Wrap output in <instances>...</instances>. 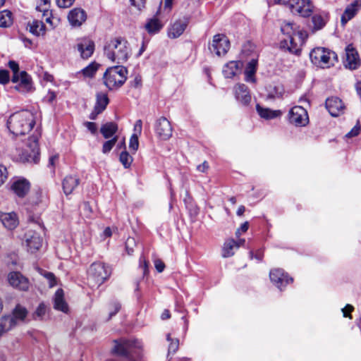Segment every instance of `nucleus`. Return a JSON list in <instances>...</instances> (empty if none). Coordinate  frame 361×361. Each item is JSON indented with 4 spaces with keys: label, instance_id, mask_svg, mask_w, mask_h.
<instances>
[{
    "label": "nucleus",
    "instance_id": "f257e3e1",
    "mask_svg": "<svg viewBox=\"0 0 361 361\" xmlns=\"http://www.w3.org/2000/svg\"><path fill=\"white\" fill-rule=\"evenodd\" d=\"M35 124L34 114L27 110H22L11 114L7 121L9 131L15 136L29 133Z\"/></svg>",
    "mask_w": 361,
    "mask_h": 361
},
{
    "label": "nucleus",
    "instance_id": "f03ea898",
    "mask_svg": "<svg viewBox=\"0 0 361 361\" xmlns=\"http://www.w3.org/2000/svg\"><path fill=\"white\" fill-rule=\"evenodd\" d=\"M104 54L111 61L118 64L123 63L127 61L130 56V49L126 39L117 37L106 43Z\"/></svg>",
    "mask_w": 361,
    "mask_h": 361
},
{
    "label": "nucleus",
    "instance_id": "7ed1b4c3",
    "mask_svg": "<svg viewBox=\"0 0 361 361\" xmlns=\"http://www.w3.org/2000/svg\"><path fill=\"white\" fill-rule=\"evenodd\" d=\"M127 74L128 70L123 66L110 67L104 73V83L109 90L118 89L127 80Z\"/></svg>",
    "mask_w": 361,
    "mask_h": 361
},
{
    "label": "nucleus",
    "instance_id": "20e7f679",
    "mask_svg": "<svg viewBox=\"0 0 361 361\" xmlns=\"http://www.w3.org/2000/svg\"><path fill=\"white\" fill-rule=\"evenodd\" d=\"M312 63L318 67L325 68L334 66L338 61L337 54L324 47H316L310 54Z\"/></svg>",
    "mask_w": 361,
    "mask_h": 361
},
{
    "label": "nucleus",
    "instance_id": "39448f33",
    "mask_svg": "<svg viewBox=\"0 0 361 361\" xmlns=\"http://www.w3.org/2000/svg\"><path fill=\"white\" fill-rule=\"evenodd\" d=\"M111 275V268L101 262L92 263L88 271V283L92 287L99 286Z\"/></svg>",
    "mask_w": 361,
    "mask_h": 361
},
{
    "label": "nucleus",
    "instance_id": "423d86ee",
    "mask_svg": "<svg viewBox=\"0 0 361 361\" xmlns=\"http://www.w3.org/2000/svg\"><path fill=\"white\" fill-rule=\"evenodd\" d=\"M114 346L112 353L116 355L125 356L129 358V361H137L131 358L133 353H136V350L141 347L140 342L127 339L114 340Z\"/></svg>",
    "mask_w": 361,
    "mask_h": 361
},
{
    "label": "nucleus",
    "instance_id": "0eeeda50",
    "mask_svg": "<svg viewBox=\"0 0 361 361\" xmlns=\"http://www.w3.org/2000/svg\"><path fill=\"white\" fill-rule=\"evenodd\" d=\"M19 159L24 163L37 164L39 161V149L38 136L29 137L27 148L19 154Z\"/></svg>",
    "mask_w": 361,
    "mask_h": 361
},
{
    "label": "nucleus",
    "instance_id": "6e6552de",
    "mask_svg": "<svg viewBox=\"0 0 361 361\" xmlns=\"http://www.w3.org/2000/svg\"><path fill=\"white\" fill-rule=\"evenodd\" d=\"M287 3L293 14L307 18L313 13L314 5L310 0H288Z\"/></svg>",
    "mask_w": 361,
    "mask_h": 361
},
{
    "label": "nucleus",
    "instance_id": "1a4fd4ad",
    "mask_svg": "<svg viewBox=\"0 0 361 361\" xmlns=\"http://www.w3.org/2000/svg\"><path fill=\"white\" fill-rule=\"evenodd\" d=\"M288 121L295 126H305L309 123L307 110L300 106H293L289 111Z\"/></svg>",
    "mask_w": 361,
    "mask_h": 361
},
{
    "label": "nucleus",
    "instance_id": "9d476101",
    "mask_svg": "<svg viewBox=\"0 0 361 361\" xmlns=\"http://www.w3.org/2000/svg\"><path fill=\"white\" fill-rule=\"evenodd\" d=\"M229 47L230 42L227 37L224 35L217 34L214 36L209 49L211 52H214L217 56H221L227 53Z\"/></svg>",
    "mask_w": 361,
    "mask_h": 361
},
{
    "label": "nucleus",
    "instance_id": "9b49d317",
    "mask_svg": "<svg viewBox=\"0 0 361 361\" xmlns=\"http://www.w3.org/2000/svg\"><path fill=\"white\" fill-rule=\"evenodd\" d=\"M345 68L350 70H355L360 66V59L357 50L352 44L345 47V60L344 61Z\"/></svg>",
    "mask_w": 361,
    "mask_h": 361
},
{
    "label": "nucleus",
    "instance_id": "f8f14e48",
    "mask_svg": "<svg viewBox=\"0 0 361 361\" xmlns=\"http://www.w3.org/2000/svg\"><path fill=\"white\" fill-rule=\"evenodd\" d=\"M11 286L20 290H27L30 286L29 280L19 271H12L8 276Z\"/></svg>",
    "mask_w": 361,
    "mask_h": 361
},
{
    "label": "nucleus",
    "instance_id": "ddd939ff",
    "mask_svg": "<svg viewBox=\"0 0 361 361\" xmlns=\"http://www.w3.org/2000/svg\"><path fill=\"white\" fill-rule=\"evenodd\" d=\"M155 130L158 136L164 140L169 139L172 135L171 125L165 117H161L157 121Z\"/></svg>",
    "mask_w": 361,
    "mask_h": 361
},
{
    "label": "nucleus",
    "instance_id": "4468645a",
    "mask_svg": "<svg viewBox=\"0 0 361 361\" xmlns=\"http://www.w3.org/2000/svg\"><path fill=\"white\" fill-rule=\"evenodd\" d=\"M25 245L28 252L34 253L41 247L42 238L37 233L29 231L25 235Z\"/></svg>",
    "mask_w": 361,
    "mask_h": 361
},
{
    "label": "nucleus",
    "instance_id": "2eb2a0df",
    "mask_svg": "<svg viewBox=\"0 0 361 361\" xmlns=\"http://www.w3.org/2000/svg\"><path fill=\"white\" fill-rule=\"evenodd\" d=\"M15 83L17 84L15 89L18 92L27 93L33 90L32 78L25 71H20L18 75V80Z\"/></svg>",
    "mask_w": 361,
    "mask_h": 361
},
{
    "label": "nucleus",
    "instance_id": "dca6fc26",
    "mask_svg": "<svg viewBox=\"0 0 361 361\" xmlns=\"http://www.w3.org/2000/svg\"><path fill=\"white\" fill-rule=\"evenodd\" d=\"M30 183L23 178L14 180L11 185V190L18 197H24L30 191Z\"/></svg>",
    "mask_w": 361,
    "mask_h": 361
},
{
    "label": "nucleus",
    "instance_id": "f3484780",
    "mask_svg": "<svg viewBox=\"0 0 361 361\" xmlns=\"http://www.w3.org/2000/svg\"><path fill=\"white\" fill-rule=\"evenodd\" d=\"M269 277L271 281L281 290L282 286H285L293 281V278H289L284 274L283 271L280 269L271 270L269 274Z\"/></svg>",
    "mask_w": 361,
    "mask_h": 361
},
{
    "label": "nucleus",
    "instance_id": "a211bd4d",
    "mask_svg": "<svg viewBox=\"0 0 361 361\" xmlns=\"http://www.w3.org/2000/svg\"><path fill=\"white\" fill-rule=\"evenodd\" d=\"M68 19L73 27H80L87 20V13L81 8H75L69 11Z\"/></svg>",
    "mask_w": 361,
    "mask_h": 361
},
{
    "label": "nucleus",
    "instance_id": "6ab92c4d",
    "mask_svg": "<svg viewBox=\"0 0 361 361\" xmlns=\"http://www.w3.org/2000/svg\"><path fill=\"white\" fill-rule=\"evenodd\" d=\"M326 108L332 116H338L343 113L344 104L338 97H331L326 100Z\"/></svg>",
    "mask_w": 361,
    "mask_h": 361
},
{
    "label": "nucleus",
    "instance_id": "aec40b11",
    "mask_svg": "<svg viewBox=\"0 0 361 361\" xmlns=\"http://www.w3.org/2000/svg\"><path fill=\"white\" fill-rule=\"evenodd\" d=\"M253 58L247 63L245 70V80L247 82L255 83V73L257 70L258 55L255 53Z\"/></svg>",
    "mask_w": 361,
    "mask_h": 361
},
{
    "label": "nucleus",
    "instance_id": "412c9836",
    "mask_svg": "<svg viewBox=\"0 0 361 361\" xmlns=\"http://www.w3.org/2000/svg\"><path fill=\"white\" fill-rule=\"evenodd\" d=\"M188 23L185 19L175 21L168 29L169 37L176 39L180 37L186 29Z\"/></svg>",
    "mask_w": 361,
    "mask_h": 361
},
{
    "label": "nucleus",
    "instance_id": "4be33fe9",
    "mask_svg": "<svg viewBox=\"0 0 361 361\" xmlns=\"http://www.w3.org/2000/svg\"><path fill=\"white\" fill-rule=\"evenodd\" d=\"M361 8V0H355L352 4L348 5L342 16H341V24L345 25L350 20H351L357 13Z\"/></svg>",
    "mask_w": 361,
    "mask_h": 361
},
{
    "label": "nucleus",
    "instance_id": "5701e85b",
    "mask_svg": "<svg viewBox=\"0 0 361 361\" xmlns=\"http://www.w3.org/2000/svg\"><path fill=\"white\" fill-rule=\"evenodd\" d=\"M280 48L295 55H300L301 52V44L293 35L288 37V39L282 40L280 43Z\"/></svg>",
    "mask_w": 361,
    "mask_h": 361
},
{
    "label": "nucleus",
    "instance_id": "b1692460",
    "mask_svg": "<svg viewBox=\"0 0 361 361\" xmlns=\"http://www.w3.org/2000/svg\"><path fill=\"white\" fill-rule=\"evenodd\" d=\"M0 221L8 230L15 229L18 224V218L15 212H0Z\"/></svg>",
    "mask_w": 361,
    "mask_h": 361
},
{
    "label": "nucleus",
    "instance_id": "393cba45",
    "mask_svg": "<svg viewBox=\"0 0 361 361\" xmlns=\"http://www.w3.org/2000/svg\"><path fill=\"white\" fill-rule=\"evenodd\" d=\"M236 99L243 105H247L251 101V95L248 87L244 84H238L235 87Z\"/></svg>",
    "mask_w": 361,
    "mask_h": 361
},
{
    "label": "nucleus",
    "instance_id": "a878e982",
    "mask_svg": "<svg viewBox=\"0 0 361 361\" xmlns=\"http://www.w3.org/2000/svg\"><path fill=\"white\" fill-rule=\"evenodd\" d=\"M80 183V179L73 176H67L62 182L63 192L66 195L71 194Z\"/></svg>",
    "mask_w": 361,
    "mask_h": 361
},
{
    "label": "nucleus",
    "instance_id": "bb28decb",
    "mask_svg": "<svg viewBox=\"0 0 361 361\" xmlns=\"http://www.w3.org/2000/svg\"><path fill=\"white\" fill-rule=\"evenodd\" d=\"M77 48L82 58L88 59L94 52V44L91 40L85 39L78 44Z\"/></svg>",
    "mask_w": 361,
    "mask_h": 361
},
{
    "label": "nucleus",
    "instance_id": "cd10ccee",
    "mask_svg": "<svg viewBox=\"0 0 361 361\" xmlns=\"http://www.w3.org/2000/svg\"><path fill=\"white\" fill-rule=\"evenodd\" d=\"M242 66L240 61H231L224 66L223 74L227 78H232L240 72Z\"/></svg>",
    "mask_w": 361,
    "mask_h": 361
},
{
    "label": "nucleus",
    "instance_id": "c85d7f7f",
    "mask_svg": "<svg viewBox=\"0 0 361 361\" xmlns=\"http://www.w3.org/2000/svg\"><path fill=\"white\" fill-rule=\"evenodd\" d=\"M329 13L324 11L314 14L312 17L313 30L314 31L322 30L329 21Z\"/></svg>",
    "mask_w": 361,
    "mask_h": 361
},
{
    "label": "nucleus",
    "instance_id": "c756f323",
    "mask_svg": "<svg viewBox=\"0 0 361 361\" xmlns=\"http://www.w3.org/2000/svg\"><path fill=\"white\" fill-rule=\"evenodd\" d=\"M256 110L260 117L265 119H273L281 115L279 110H271L269 108H264L259 104L256 105Z\"/></svg>",
    "mask_w": 361,
    "mask_h": 361
},
{
    "label": "nucleus",
    "instance_id": "7c9ffc66",
    "mask_svg": "<svg viewBox=\"0 0 361 361\" xmlns=\"http://www.w3.org/2000/svg\"><path fill=\"white\" fill-rule=\"evenodd\" d=\"M118 130V125L114 122H108L103 124L100 128V133L106 139L114 137Z\"/></svg>",
    "mask_w": 361,
    "mask_h": 361
},
{
    "label": "nucleus",
    "instance_id": "2f4dec72",
    "mask_svg": "<svg viewBox=\"0 0 361 361\" xmlns=\"http://www.w3.org/2000/svg\"><path fill=\"white\" fill-rule=\"evenodd\" d=\"M54 308L63 312L68 311V305L63 299V291L62 289H58L55 293Z\"/></svg>",
    "mask_w": 361,
    "mask_h": 361
},
{
    "label": "nucleus",
    "instance_id": "473e14b6",
    "mask_svg": "<svg viewBox=\"0 0 361 361\" xmlns=\"http://www.w3.org/2000/svg\"><path fill=\"white\" fill-rule=\"evenodd\" d=\"M235 250H237V245L235 240L228 239L226 240L222 249L223 257H230L233 256Z\"/></svg>",
    "mask_w": 361,
    "mask_h": 361
},
{
    "label": "nucleus",
    "instance_id": "72a5a7b5",
    "mask_svg": "<svg viewBox=\"0 0 361 361\" xmlns=\"http://www.w3.org/2000/svg\"><path fill=\"white\" fill-rule=\"evenodd\" d=\"M30 32L36 36L44 35L46 31V26L43 22L35 20L29 24Z\"/></svg>",
    "mask_w": 361,
    "mask_h": 361
},
{
    "label": "nucleus",
    "instance_id": "f704fd0d",
    "mask_svg": "<svg viewBox=\"0 0 361 361\" xmlns=\"http://www.w3.org/2000/svg\"><path fill=\"white\" fill-rule=\"evenodd\" d=\"M15 326L13 318L10 316H4L0 319V336Z\"/></svg>",
    "mask_w": 361,
    "mask_h": 361
},
{
    "label": "nucleus",
    "instance_id": "c9c22d12",
    "mask_svg": "<svg viewBox=\"0 0 361 361\" xmlns=\"http://www.w3.org/2000/svg\"><path fill=\"white\" fill-rule=\"evenodd\" d=\"M109 102V100L106 94L102 92L97 93L94 107L103 112L106 109Z\"/></svg>",
    "mask_w": 361,
    "mask_h": 361
},
{
    "label": "nucleus",
    "instance_id": "e433bc0d",
    "mask_svg": "<svg viewBox=\"0 0 361 361\" xmlns=\"http://www.w3.org/2000/svg\"><path fill=\"white\" fill-rule=\"evenodd\" d=\"M163 27V25L157 18L150 19L145 25V28L149 34L158 32Z\"/></svg>",
    "mask_w": 361,
    "mask_h": 361
},
{
    "label": "nucleus",
    "instance_id": "4c0bfd02",
    "mask_svg": "<svg viewBox=\"0 0 361 361\" xmlns=\"http://www.w3.org/2000/svg\"><path fill=\"white\" fill-rule=\"evenodd\" d=\"M27 314V311L25 307L20 305H17L13 310V315L9 316L13 318L16 326L17 324V321H23L24 319L26 317Z\"/></svg>",
    "mask_w": 361,
    "mask_h": 361
},
{
    "label": "nucleus",
    "instance_id": "58836bf2",
    "mask_svg": "<svg viewBox=\"0 0 361 361\" xmlns=\"http://www.w3.org/2000/svg\"><path fill=\"white\" fill-rule=\"evenodd\" d=\"M11 16V12L8 10L0 11V27H9L13 23Z\"/></svg>",
    "mask_w": 361,
    "mask_h": 361
},
{
    "label": "nucleus",
    "instance_id": "ea45409f",
    "mask_svg": "<svg viewBox=\"0 0 361 361\" xmlns=\"http://www.w3.org/2000/svg\"><path fill=\"white\" fill-rule=\"evenodd\" d=\"M119 161L125 169H128L130 167L133 159L126 150H124L120 154Z\"/></svg>",
    "mask_w": 361,
    "mask_h": 361
},
{
    "label": "nucleus",
    "instance_id": "a19ab883",
    "mask_svg": "<svg viewBox=\"0 0 361 361\" xmlns=\"http://www.w3.org/2000/svg\"><path fill=\"white\" fill-rule=\"evenodd\" d=\"M98 69V64L96 63H91L87 67L82 70L84 76L92 78Z\"/></svg>",
    "mask_w": 361,
    "mask_h": 361
},
{
    "label": "nucleus",
    "instance_id": "79ce46f5",
    "mask_svg": "<svg viewBox=\"0 0 361 361\" xmlns=\"http://www.w3.org/2000/svg\"><path fill=\"white\" fill-rule=\"evenodd\" d=\"M47 312V306L44 303H40L32 314L34 319L42 320Z\"/></svg>",
    "mask_w": 361,
    "mask_h": 361
},
{
    "label": "nucleus",
    "instance_id": "37998d69",
    "mask_svg": "<svg viewBox=\"0 0 361 361\" xmlns=\"http://www.w3.org/2000/svg\"><path fill=\"white\" fill-rule=\"evenodd\" d=\"M8 66L13 71L11 81L12 82H16L18 80V74L20 73V71H19V65L15 61H9Z\"/></svg>",
    "mask_w": 361,
    "mask_h": 361
},
{
    "label": "nucleus",
    "instance_id": "c03bdc74",
    "mask_svg": "<svg viewBox=\"0 0 361 361\" xmlns=\"http://www.w3.org/2000/svg\"><path fill=\"white\" fill-rule=\"evenodd\" d=\"M117 141H118V136L116 135V136L113 137L111 140L104 142L103 144V146H102V152L104 154L109 153L112 149V148L114 147V145H116Z\"/></svg>",
    "mask_w": 361,
    "mask_h": 361
},
{
    "label": "nucleus",
    "instance_id": "a18cd8bd",
    "mask_svg": "<svg viewBox=\"0 0 361 361\" xmlns=\"http://www.w3.org/2000/svg\"><path fill=\"white\" fill-rule=\"evenodd\" d=\"M281 30L284 35L288 37L293 36L294 34L293 24L290 22L284 21L281 26Z\"/></svg>",
    "mask_w": 361,
    "mask_h": 361
},
{
    "label": "nucleus",
    "instance_id": "49530a36",
    "mask_svg": "<svg viewBox=\"0 0 361 361\" xmlns=\"http://www.w3.org/2000/svg\"><path fill=\"white\" fill-rule=\"evenodd\" d=\"M166 339L170 342L169 345V353H176L179 347V341L178 339H171V334H168L166 336Z\"/></svg>",
    "mask_w": 361,
    "mask_h": 361
},
{
    "label": "nucleus",
    "instance_id": "de8ad7c7",
    "mask_svg": "<svg viewBox=\"0 0 361 361\" xmlns=\"http://www.w3.org/2000/svg\"><path fill=\"white\" fill-rule=\"evenodd\" d=\"M138 147L139 141L137 134L133 133L130 138L129 148L135 153L138 149Z\"/></svg>",
    "mask_w": 361,
    "mask_h": 361
},
{
    "label": "nucleus",
    "instance_id": "09e8293b",
    "mask_svg": "<svg viewBox=\"0 0 361 361\" xmlns=\"http://www.w3.org/2000/svg\"><path fill=\"white\" fill-rule=\"evenodd\" d=\"M43 275L47 279L49 286L50 288H52L56 285V279L53 273L49 272V271H44Z\"/></svg>",
    "mask_w": 361,
    "mask_h": 361
},
{
    "label": "nucleus",
    "instance_id": "8fccbe9b",
    "mask_svg": "<svg viewBox=\"0 0 361 361\" xmlns=\"http://www.w3.org/2000/svg\"><path fill=\"white\" fill-rule=\"evenodd\" d=\"M8 173L5 166L0 164V186L7 180Z\"/></svg>",
    "mask_w": 361,
    "mask_h": 361
},
{
    "label": "nucleus",
    "instance_id": "3c124183",
    "mask_svg": "<svg viewBox=\"0 0 361 361\" xmlns=\"http://www.w3.org/2000/svg\"><path fill=\"white\" fill-rule=\"evenodd\" d=\"M111 307L112 308L110 310V312L109 313V317L107 318V321L111 319L112 317L117 314V312L121 309V305L117 302H114L111 304Z\"/></svg>",
    "mask_w": 361,
    "mask_h": 361
},
{
    "label": "nucleus",
    "instance_id": "603ef678",
    "mask_svg": "<svg viewBox=\"0 0 361 361\" xmlns=\"http://www.w3.org/2000/svg\"><path fill=\"white\" fill-rule=\"evenodd\" d=\"M135 245V239L133 238H128L126 242V249L129 255L133 252V246Z\"/></svg>",
    "mask_w": 361,
    "mask_h": 361
},
{
    "label": "nucleus",
    "instance_id": "864d4df0",
    "mask_svg": "<svg viewBox=\"0 0 361 361\" xmlns=\"http://www.w3.org/2000/svg\"><path fill=\"white\" fill-rule=\"evenodd\" d=\"M9 82V73L6 70H0V84L6 85Z\"/></svg>",
    "mask_w": 361,
    "mask_h": 361
},
{
    "label": "nucleus",
    "instance_id": "5fc2aeb1",
    "mask_svg": "<svg viewBox=\"0 0 361 361\" xmlns=\"http://www.w3.org/2000/svg\"><path fill=\"white\" fill-rule=\"evenodd\" d=\"M140 267L143 269V275H145L148 272L149 263L144 256H140Z\"/></svg>",
    "mask_w": 361,
    "mask_h": 361
},
{
    "label": "nucleus",
    "instance_id": "6e6d98bb",
    "mask_svg": "<svg viewBox=\"0 0 361 361\" xmlns=\"http://www.w3.org/2000/svg\"><path fill=\"white\" fill-rule=\"evenodd\" d=\"M293 37L299 42V44L302 45V44L305 42V39L307 38V34L305 32L303 31H298L297 33L293 34Z\"/></svg>",
    "mask_w": 361,
    "mask_h": 361
},
{
    "label": "nucleus",
    "instance_id": "4d7b16f0",
    "mask_svg": "<svg viewBox=\"0 0 361 361\" xmlns=\"http://www.w3.org/2000/svg\"><path fill=\"white\" fill-rule=\"evenodd\" d=\"M75 0H56L57 5L61 8H68L73 5Z\"/></svg>",
    "mask_w": 361,
    "mask_h": 361
},
{
    "label": "nucleus",
    "instance_id": "13d9d810",
    "mask_svg": "<svg viewBox=\"0 0 361 361\" xmlns=\"http://www.w3.org/2000/svg\"><path fill=\"white\" fill-rule=\"evenodd\" d=\"M360 126L358 124L355 126L353 128V129L349 133H348L346 134V137H352L357 136L360 133Z\"/></svg>",
    "mask_w": 361,
    "mask_h": 361
},
{
    "label": "nucleus",
    "instance_id": "bf43d9fd",
    "mask_svg": "<svg viewBox=\"0 0 361 361\" xmlns=\"http://www.w3.org/2000/svg\"><path fill=\"white\" fill-rule=\"evenodd\" d=\"M85 126L91 132L92 134L94 135L97 133V128L95 123L87 121L85 123Z\"/></svg>",
    "mask_w": 361,
    "mask_h": 361
},
{
    "label": "nucleus",
    "instance_id": "052dcab7",
    "mask_svg": "<svg viewBox=\"0 0 361 361\" xmlns=\"http://www.w3.org/2000/svg\"><path fill=\"white\" fill-rule=\"evenodd\" d=\"M254 49H255V47L252 44L247 43L243 46L242 52H243V54L248 56L250 54L248 52L249 51L252 52Z\"/></svg>",
    "mask_w": 361,
    "mask_h": 361
},
{
    "label": "nucleus",
    "instance_id": "680f3d73",
    "mask_svg": "<svg viewBox=\"0 0 361 361\" xmlns=\"http://www.w3.org/2000/svg\"><path fill=\"white\" fill-rule=\"evenodd\" d=\"M353 310V306L351 305H347L344 308L342 309L343 317L351 318V315L349 313L351 312Z\"/></svg>",
    "mask_w": 361,
    "mask_h": 361
},
{
    "label": "nucleus",
    "instance_id": "e2e57ef3",
    "mask_svg": "<svg viewBox=\"0 0 361 361\" xmlns=\"http://www.w3.org/2000/svg\"><path fill=\"white\" fill-rule=\"evenodd\" d=\"M142 122L141 120L136 121L135 125H134V133H137V136L140 135L142 133Z\"/></svg>",
    "mask_w": 361,
    "mask_h": 361
},
{
    "label": "nucleus",
    "instance_id": "0e129e2a",
    "mask_svg": "<svg viewBox=\"0 0 361 361\" xmlns=\"http://www.w3.org/2000/svg\"><path fill=\"white\" fill-rule=\"evenodd\" d=\"M154 266L157 271L159 273L162 272L165 267L164 263L160 259L155 260Z\"/></svg>",
    "mask_w": 361,
    "mask_h": 361
},
{
    "label": "nucleus",
    "instance_id": "69168bd1",
    "mask_svg": "<svg viewBox=\"0 0 361 361\" xmlns=\"http://www.w3.org/2000/svg\"><path fill=\"white\" fill-rule=\"evenodd\" d=\"M131 2V4L134 6L135 7L137 8L139 10H140L142 7L145 6V0H130Z\"/></svg>",
    "mask_w": 361,
    "mask_h": 361
},
{
    "label": "nucleus",
    "instance_id": "338daca9",
    "mask_svg": "<svg viewBox=\"0 0 361 361\" xmlns=\"http://www.w3.org/2000/svg\"><path fill=\"white\" fill-rule=\"evenodd\" d=\"M141 85H142L141 77L137 75L135 78V79L132 82V86L135 88H137V87H140L141 86Z\"/></svg>",
    "mask_w": 361,
    "mask_h": 361
},
{
    "label": "nucleus",
    "instance_id": "774afa93",
    "mask_svg": "<svg viewBox=\"0 0 361 361\" xmlns=\"http://www.w3.org/2000/svg\"><path fill=\"white\" fill-rule=\"evenodd\" d=\"M102 111L99 110L98 109L94 107L93 111L89 116L90 119L95 120L99 114H100Z\"/></svg>",
    "mask_w": 361,
    "mask_h": 361
}]
</instances>
